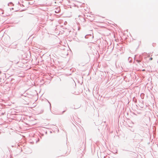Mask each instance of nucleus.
Masks as SVG:
<instances>
[{"label": "nucleus", "mask_w": 158, "mask_h": 158, "mask_svg": "<svg viewBox=\"0 0 158 158\" xmlns=\"http://www.w3.org/2000/svg\"><path fill=\"white\" fill-rule=\"evenodd\" d=\"M149 60H152V58L151 57V58H150Z\"/></svg>", "instance_id": "1"}, {"label": "nucleus", "mask_w": 158, "mask_h": 158, "mask_svg": "<svg viewBox=\"0 0 158 158\" xmlns=\"http://www.w3.org/2000/svg\"><path fill=\"white\" fill-rule=\"evenodd\" d=\"M144 70H144V69H143V71H144Z\"/></svg>", "instance_id": "2"}]
</instances>
